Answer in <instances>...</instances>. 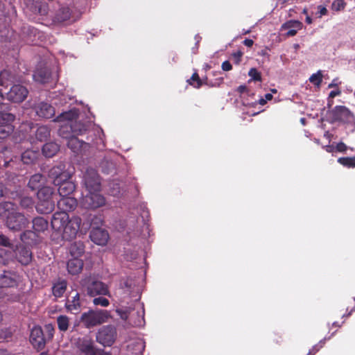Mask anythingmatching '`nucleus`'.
Wrapping results in <instances>:
<instances>
[{
  "mask_svg": "<svg viewBox=\"0 0 355 355\" xmlns=\"http://www.w3.org/2000/svg\"><path fill=\"white\" fill-rule=\"evenodd\" d=\"M0 218L5 221L6 227L12 231H20L29 223L28 219L24 214L19 212L17 205L11 202L0 203Z\"/></svg>",
  "mask_w": 355,
  "mask_h": 355,
  "instance_id": "obj_1",
  "label": "nucleus"
},
{
  "mask_svg": "<svg viewBox=\"0 0 355 355\" xmlns=\"http://www.w3.org/2000/svg\"><path fill=\"white\" fill-rule=\"evenodd\" d=\"M35 128V127L33 125V124L29 122L24 123L20 126V132H22L23 135L26 134V135H24V141H23V148H26V150L24 153H22V155H24L25 153H28L29 152L28 148L31 143L26 140L27 135L31 137L32 132H35L36 139L40 141L46 140L50 136V130L47 126H40L37 128L35 131L34 130Z\"/></svg>",
  "mask_w": 355,
  "mask_h": 355,
  "instance_id": "obj_2",
  "label": "nucleus"
},
{
  "mask_svg": "<svg viewBox=\"0 0 355 355\" xmlns=\"http://www.w3.org/2000/svg\"><path fill=\"white\" fill-rule=\"evenodd\" d=\"M110 317V315L107 310H89L87 312L82 313L80 321L85 327L91 329L106 322Z\"/></svg>",
  "mask_w": 355,
  "mask_h": 355,
  "instance_id": "obj_3",
  "label": "nucleus"
},
{
  "mask_svg": "<svg viewBox=\"0 0 355 355\" xmlns=\"http://www.w3.org/2000/svg\"><path fill=\"white\" fill-rule=\"evenodd\" d=\"M78 110L76 109L71 110L68 112H63L57 116L54 121L61 123L59 129V135L65 139H69L72 136L73 131L70 130L69 125L72 124L73 121L78 118Z\"/></svg>",
  "mask_w": 355,
  "mask_h": 355,
  "instance_id": "obj_4",
  "label": "nucleus"
},
{
  "mask_svg": "<svg viewBox=\"0 0 355 355\" xmlns=\"http://www.w3.org/2000/svg\"><path fill=\"white\" fill-rule=\"evenodd\" d=\"M83 286L85 287L87 294L90 297L96 295H110L109 288L107 284L101 281L88 278L85 279Z\"/></svg>",
  "mask_w": 355,
  "mask_h": 355,
  "instance_id": "obj_5",
  "label": "nucleus"
},
{
  "mask_svg": "<svg viewBox=\"0 0 355 355\" xmlns=\"http://www.w3.org/2000/svg\"><path fill=\"white\" fill-rule=\"evenodd\" d=\"M106 204L105 198L100 191H88V193L80 200L81 206L87 209H96Z\"/></svg>",
  "mask_w": 355,
  "mask_h": 355,
  "instance_id": "obj_6",
  "label": "nucleus"
},
{
  "mask_svg": "<svg viewBox=\"0 0 355 355\" xmlns=\"http://www.w3.org/2000/svg\"><path fill=\"white\" fill-rule=\"evenodd\" d=\"M330 121L334 122H342L345 123H354V114L345 106L337 105L329 112Z\"/></svg>",
  "mask_w": 355,
  "mask_h": 355,
  "instance_id": "obj_7",
  "label": "nucleus"
},
{
  "mask_svg": "<svg viewBox=\"0 0 355 355\" xmlns=\"http://www.w3.org/2000/svg\"><path fill=\"white\" fill-rule=\"evenodd\" d=\"M101 223L100 218L93 216L90 226H93V230L90 232L91 240L97 245H105L109 239V234L105 230L99 228L98 226Z\"/></svg>",
  "mask_w": 355,
  "mask_h": 355,
  "instance_id": "obj_8",
  "label": "nucleus"
},
{
  "mask_svg": "<svg viewBox=\"0 0 355 355\" xmlns=\"http://www.w3.org/2000/svg\"><path fill=\"white\" fill-rule=\"evenodd\" d=\"M83 182L87 191H101V179L96 169L87 168L83 175Z\"/></svg>",
  "mask_w": 355,
  "mask_h": 355,
  "instance_id": "obj_9",
  "label": "nucleus"
},
{
  "mask_svg": "<svg viewBox=\"0 0 355 355\" xmlns=\"http://www.w3.org/2000/svg\"><path fill=\"white\" fill-rule=\"evenodd\" d=\"M116 338V329L112 325L101 327L96 334V341L103 346H111Z\"/></svg>",
  "mask_w": 355,
  "mask_h": 355,
  "instance_id": "obj_10",
  "label": "nucleus"
},
{
  "mask_svg": "<svg viewBox=\"0 0 355 355\" xmlns=\"http://www.w3.org/2000/svg\"><path fill=\"white\" fill-rule=\"evenodd\" d=\"M81 221L82 220L79 216H73L69 218L61 232L62 239L69 241L75 239L80 230Z\"/></svg>",
  "mask_w": 355,
  "mask_h": 355,
  "instance_id": "obj_11",
  "label": "nucleus"
},
{
  "mask_svg": "<svg viewBox=\"0 0 355 355\" xmlns=\"http://www.w3.org/2000/svg\"><path fill=\"white\" fill-rule=\"evenodd\" d=\"M28 94V89L21 85H14L8 92L6 94V98L13 103L24 101Z\"/></svg>",
  "mask_w": 355,
  "mask_h": 355,
  "instance_id": "obj_12",
  "label": "nucleus"
},
{
  "mask_svg": "<svg viewBox=\"0 0 355 355\" xmlns=\"http://www.w3.org/2000/svg\"><path fill=\"white\" fill-rule=\"evenodd\" d=\"M49 176L53 180L54 184H60L61 181L71 178V174L65 169V165L60 164L52 167L49 172Z\"/></svg>",
  "mask_w": 355,
  "mask_h": 355,
  "instance_id": "obj_13",
  "label": "nucleus"
},
{
  "mask_svg": "<svg viewBox=\"0 0 355 355\" xmlns=\"http://www.w3.org/2000/svg\"><path fill=\"white\" fill-rule=\"evenodd\" d=\"M30 342L37 350H42L46 345V340L41 327L35 326L31 331Z\"/></svg>",
  "mask_w": 355,
  "mask_h": 355,
  "instance_id": "obj_14",
  "label": "nucleus"
},
{
  "mask_svg": "<svg viewBox=\"0 0 355 355\" xmlns=\"http://www.w3.org/2000/svg\"><path fill=\"white\" fill-rule=\"evenodd\" d=\"M69 219V216L65 211H57L54 213L51 221L52 229L61 234Z\"/></svg>",
  "mask_w": 355,
  "mask_h": 355,
  "instance_id": "obj_15",
  "label": "nucleus"
},
{
  "mask_svg": "<svg viewBox=\"0 0 355 355\" xmlns=\"http://www.w3.org/2000/svg\"><path fill=\"white\" fill-rule=\"evenodd\" d=\"M76 345L78 349L79 355H96L93 341L87 336L78 338L76 342Z\"/></svg>",
  "mask_w": 355,
  "mask_h": 355,
  "instance_id": "obj_16",
  "label": "nucleus"
},
{
  "mask_svg": "<svg viewBox=\"0 0 355 355\" xmlns=\"http://www.w3.org/2000/svg\"><path fill=\"white\" fill-rule=\"evenodd\" d=\"M19 275L14 270H4L0 277V288H10L17 285Z\"/></svg>",
  "mask_w": 355,
  "mask_h": 355,
  "instance_id": "obj_17",
  "label": "nucleus"
},
{
  "mask_svg": "<svg viewBox=\"0 0 355 355\" xmlns=\"http://www.w3.org/2000/svg\"><path fill=\"white\" fill-rule=\"evenodd\" d=\"M15 255L16 259L25 266L29 264L33 258L31 250L28 247L21 245L16 247Z\"/></svg>",
  "mask_w": 355,
  "mask_h": 355,
  "instance_id": "obj_18",
  "label": "nucleus"
},
{
  "mask_svg": "<svg viewBox=\"0 0 355 355\" xmlns=\"http://www.w3.org/2000/svg\"><path fill=\"white\" fill-rule=\"evenodd\" d=\"M33 110L36 115L41 118L50 119L55 114L54 107L45 102L36 103L33 107Z\"/></svg>",
  "mask_w": 355,
  "mask_h": 355,
  "instance_id": "obj_19",
  "label": "nucleus"
},
{
  "mask_svg": "<svg viewBox=\"0 0 355 355\" xmlns=\"http://www.w3.org/2000/svg\"><path fill=\"white\" fill-rule=\"evenodd\" d=\"M78 205L77 200L73 197H61L57 202L58 208L60 211H73Z\"/></svg>",
  "mask_w": 355,
  "mask_h": 355,
  "instance_id": "obj_20",
  "label": "nucleus"
},
{
  "mask_svg": "<svg viewBox=\"0 0 355 355\" xmlns=\"http://www.w3.org/2000/svg\"><path fill=\"white\" fill-rule=\"evenodd\" d=\"M67 146L72 152L77 154L85 153L89 147L87 143L79 140L74 136L68 139Z\"/></svg>",
  "mask_w": 355,
  "mask_h": 355,
  "instance_id": "obj_21",
  "label": "nucleus"
},
{
  "mask_svg": "<svg viewBox=\"0 0 355 355\" xmlns=\"http://www.w3.org/2000/svg\"><path fill=\"white\" fill-rule=\"evenodd\" d=\"M55 185L58 187V190L60 197L69 196L76 189V185L69 180L61 181L60 184Z\"/></svg>",
  "mask_w": 355,
  "mask_h": 355,
  "instance_id": "obj_22",
  "label": "nucleus"
},
{
  "mask_svg": "<svg viewBox=\"0 0 355 355\" xmlns=\"http://www.w3.org/2000/svg\"><path fill=\"white\" fill-rule=\"evenodd\" d=\"M79 17V15H75L69 8H61L57 14V19L60 22L69 21V23L76 21Z\"/></svg>",
  "mask_w": 355,
  "mask_h": 355,
  "instance_id": "obj_23",
  "label": "nucleus"
},
{
  "mask_svg": "<svg viewBox=\"0 0 355 355\" xmlns=\"http://www.w3.org/2000/svg\"><path fill=\"white\" fill-rule=\"evenodd\" d=\"M67 268L69 274L78 275L83 270V261L79 258H71L68 261Z\"/></svg>",
  "mask_w": 355,
  "mask_h": 355,
  "instance_id": "obj_24",
  "label": "nucleus"
},
{
  "mask_svg": "<svg viewBox=\"0 0 355 355\" xmlns=\"http://www.w3.org/2000/svg\"><path fill=\"white\" fill-rule=\"evenodd\" d=\"M65 307L67 310L71 313L76 314L79 313L81 309L80 294L76 293V295L72 297L71 300H67L65 303Z\"/></svg>",
  "mask_w": 355,
  "mask_h": 355,
  "instance_id": "obj_25",
  "label": "nucleus"
},
{
  "mask_svg": "<svg viewBox=\"0 0 355 355\" xmlns=\"http://www.w3.org/2000/svg\"><path fill=\"white\" fill-rule=\"evenodd\" d=\"M35 208L38 213L48 214L53 211L55 203L53 200H38Z\"/></svg>",
  "mask_w": 355,
  "mask_h": 355,
  "instance_id": "obj_26",
  "label": "nucleus"
},
{
  "mask_svg": "<svg viewBox=\"0 0 355 355\" xmlns=\"http://www.w3.org/2000/svg\"><path fill=\"white\" fill-rule=\"evenodd\" d=\"M67 282L65 279H58L52 286V293L55 298L62 297L67 291Z\"/></svg>",
  "mask_w": 355,
  "mask_h": 355,
  "instance_id": "obj_27",
  "label": "nucleus"
},
{
  "mask_svg": "<svg viewBox=\"0 0 355 355\" xmlns=\"http://www.w3.org/2000/svg\"><path fill=\"white\" fill-rule=\"evenodd\" d=\"M302 24L296 20H291L286 23H284L282 26V29H289L288 31L286 33L287 37H292L296 35L297 31L302 29Z\"/></svg>",
  "mask_w": 355,
  "mask_h": 355,
  "instance_id": "obj_28",
  "label": "nucleus"
},
{
  "mask_svg": "<svg viewBox=\"0 0 355 355\" xmlns=\"http://www.w3.org/2000/svg\"><path fill=\"white\" fill-rule=\"evenodd\" d=\"M33 228L37 234L44 232L49 227V221L44 217L37 216L33 219Z\"/></svg>",
  "mask_w": 355,
  "mask_h": 355,
  "instance_id": "obj_29",
  "label": "nucleus"
},
{
  "mask_svg": "<svg viewBox=\"0 0 355 355\" xmlns=\"http://www.w3.org/2000/svg\"><path fill=\"white\" fill-rule=\"evenodd\" d=\"M44 181L45 178L42 175L37 173L31 177L28 186L32 191H35L36 189L39 190L42 187L44 184Z\"/></svg>",
  "mask_w": 355,
  "mask_h": 355,
  "instance_id": "obj_30",
  "label": "nucleus"
},
{
  "mask_svg": "<svg viewBox=\"0 0 355 355\" xmlns=\"http://www.w3.org/2000/svg\"><path fill=\"white\" fill-rule=\"evenodd\" d=\"M51 72L46 67L37 69L33 74L34 80L40 83H46L49 82Z\"/></svg>",
  "mask_w": 355,
  "mask_h": 355,
  "instance_id": "obj_31",
  "label": "nucleus"
},
{
  "mask_svg": "<svg viewBox=\"0 0 355 355\" xmlns=\"http://www.w3.org/2000/svg\"><path fill=\"white\" fill-rule=\"evenodd\" d=\"M20 239L26 244L33 245L37 243L38 234L34 230H26L21 234Z\"/></svg>",
  "mask_w": 355,
  "mask_h": 355,
  "instance_id": "obj_32",
  "label": "nucleus"
},
{
  "mask_svg": "<svg viewBox=\"0 0 355 355\" xmlns=\"http://www.w3.org/2000/svg\"><path fill=\"white\" fill-rule=\"evenodd\" d=\"M85 252V245L80 241H76L71 244L69 247V253L72 258H79Z\"/></svg>",
  "mask_w": 355,
  "mask_h": 355,
  "instance_id": "obj_33",
  "label": "nucleus"
},
{
  "mask_svg": "<svg viewBox=\"0 0 355 355\" xmlns=\"http://www.w3.org/2000/svg\"><path fill=\"white\" fill-rule=\"evenodd\" d=\"M53 189L51 187H42L37 193L38 200H53Z\"/></svg>",
  "mask_w": 355,
  "mask_h": 355,
  "instance_id": "obj_34",
  "label": "nucleus"
},
{
  "mask_svg": "<svg viewBox=\"0 0 355 355\" xmlns=\"http://www.w3.org/2000/svg\"><path fill=\"white\" fill-rule=\"evenodd\" d=\"M59 152V146L54 142H50L42 146L43 155H55Z\"/></svg>",
  "mask_w": 355,
  "mask_h": 355,
  "instance_id": "obj_35",
  "label": "nucleus"
},
{
  "mask_svg": "<svg viewBox=\"0 0 355 355\" xmlns=\"http://www.w3.org/2000/svg\"><path fill=\"white\" fill-rule=\"evenodd\" d=\"M69 128L73 131V134L82 135L87 130V125L77 121V118L73 121L72 124H70Z\"/></svg>",
  "mask_w": 355,
  "mask_h": 355,
  "instance_id": "obj_36",
  "label": "nucleus"
},
{
  "mask_svg": "<svg viewBox=\"0 0 355 355\" xmlns=\"http://www.w3.org/2000/svg\"><path fill=\"white\" fill-rule=\"evenodd\" d=\"M14 80L13 75L8 70H3L0 73V86L8 87Z\"/></svg>",
  "mask_w": 355,
  "mask_h": 355,
  "instance_id": "obj_37",
  "label": "nucleus"
},
{
  "mask_svg": "<svg viewBox=\"0 0 355 355\" xmlns=\"http://www.w3.org/2000/svg\"><path fill=\"white\" fill-rule=\"evenodd\" d=\"M57 324L58 329L62 332H65L69 326V319L67 315H59L57 318Z\"/></svg>",
  "mask_w": 355,
  "mask_h": 355,
  "instance_id": "obj_38",
  "label": "nucleus"
},
{
  "mask_svg": "<svg viewBox=\"0 0 355 355\" xmlns=\"http://www.w3.org/2000/svg\"><path fill=\"white\" fill-rule=\"evenodd\" d=\"M338 162L347 168H355V157H340Z\"/></svg>",
  "mask_w": 355,
  "mask_h": 355,
  "instance_id": "obj_39",
  "label": "nucleus"
},
{
  "mask_svg": "<svg viewBox=\"0 0 355 355\" xmlns=\"http://www.w3.org/2000/svg\"><path fill=\"white\" fill-rule=\"evenodd\" d=\"M13 131V127L10 124L0 125V140L7 138Z\"/></svg>",
  "mask_w": 355,
  "mask_h": 355,
  "instance_id": "obj_40",
  "label": "nucleus"
},
{
  "mask_svg": "<svg viewBox=\"0 0 355 355\" xmlns=\"http://www.w3.org/2000/svg\"><path fill=\"white\" fill-rule=\"evenodd\" d=\"M13 114L7 112H0V125L10 124V122L14 121Z\"/></svg>",
  "mask_w": 355,
  "mask_h": 355,
  "instance_id": "obj_41",
  "label": "nucleus"
},
{
  "mask_svg": "<svg viewBox=\"0 0 355 355\" xmlns=\"http://www.w3.org/2000/svg\"><path fill=\"white\" fill-rule=\"evenodd\" d=\"M347 146L343 143H339L336 146H331L328 147L329 153H345L347 150Z\"/></svg>",
  "mask_w": 355,
  "mask_h": 355,
  "instance_id": "obj_42",
  "label": "nucleus"
},
{
  "mask_svg": "<svg viewBox=\"0 0 355 355\" xmlns=\"http://www.w3.org/2000/svg\"><path fill=\"white\" fill-rule=\"evenodd\" d=\"M10 260V252L3 248H0V264L6 265Z\"/></svg>",
  "mask_w": 355,
  "mask_h": 355,
  "instance_id": "obj_43",
  "label": "nucleus"
},
{
  "mask_svg": "<svg viewBox=\"0 0 355 355\" xmlns=\"http://www.w3.org/2000/svg\"><path fill=\"white\" fill-rule=\"evenodd\" d=\"M19 204L22 208L28 209L33 206L34 202L31 197H23L21 198Z\"/></svg>",
  "mask_w": 355,
  "mask_h": 355,
  "instance_id": "obj_44",
  "label": "nucleus"
},
{
  "mask_svg": "<svg viewBox=\"0 0 355 355\" xmlns=\"http://www.w3.org/2000/svg\"><path fill=\"white\" fill-rule=\"evenodd\" d=\"M346 3L344 0H334L331 4L332 10L335 11H341L345 9Z\"/></svg>",
  "mask_w": 355,
  "mask_h": 355,
  "instance_id": "obj_45",
  "label": "nucleus"
},
{
  "mask_svg": "<svg viewBox=\"0 0 355 355\" xmlns=\"http://www.w3.org/2000/svg\"><path fill=\"white\" fill-rule=\"evenodd\" d=\"M248 76L250 77V80L261 81V73L255 68H251L248 72Z\"/></svg>",
  "mask_w": 355,
  "mask_h": 355,
  "instance_id": "obj_46",
  "label": "nucleus"
},
{
  "mask_svg": "<svg viewBox=\"0 0 355 355\" xmlns=\"http://www.w3.org/2000/svg\"><path fill=\"white\" fill-rule=\"evenodd\" d=\"M322 75L320 71H318L317 73H313L309 78V80L313 84L319 86L322 82Z\"/></svg>",
  "mask_w": 355,
  "mask_h": 355,
  "instance_id": "obj_47",
  "label": "nucleus"
},
{
  "mask_svg": "<svg viewBox=\"0 0 355 355\" xmlns=\"http://www.w3.org/2000/svg\"><path fill=\"white\" fill-rule=\"evenodd\" d=\"M110 193L112 196H116L120 193L119 184L115 182H110L109 184Z\"/></svg>",
  "mask_w": 355,
  "mask_h": 355,
  "instance_id": "obj_48",
  "label": "nucleus"
},
{
  "mask_svg": "<svg viewBox=\"0 0 355 355\" xmlns=\"http://www.w3.org/2000/svg\"><path fill=\"white\" fill-rule=\"evenodd\" d=\"M188 82L190 85H193L196 88H199L202 85V82L198 73L196 72L192 75L191 79L189 80Z\"/></svg>",
  "mask_w": 355,
  "mask_h": 355,
  "instance_id": "obj_49",
  "label": "nucleus"
},
{
  "mask_svg": "<svg viewBox=\"0 0 355 355\" xmlns=\"http://www.w3.org/2000/svg\"><path fill=\"white\" fill-rule=\"evenodd\" d=\"M325 343V340H321L318 343L313 346V347L309 350V353L306 355H315L318 352L320 351L324 347Z\"/></svg>",
  "mask_w": 355,
  "mask_h": 355,
  "instance_id": "obj_50",
  "label": "nucleus"
},
{
  "mask_svg": "<svg viewBox=\"0 0 355 355\" xmlns=\"http://www.w3.org/2000/svg\"><path fill=\"white\" fill-rule=\"evenodd\" d=\"M93 303L94 305H100L103 307H107L110 304V302L107 299L103 297H96L93 300Z\"/></svg>",
  "mask_w": 355,
  "mask_h": 355,
  "instance_id": "obj_51",
  "label": "nucleus"
},
{
  "mask_svg": "<svg viewBox=\"0 0 355 355\" xmlns=\"http://www.w3.org/2000/svg\"><path fill=\"white\" fill-rule=\"evenodd\" d=\"M341 94V91L338 89L336 90L331 91L329 95L328 98V105L331 107L333 104V98L336 96H339Z\"/></svg>",
  "mask_w": 355,
  "mask_h": 355,
  "instance_id": "obj_52",
  "label": "nucleus"
},
{
  "mask_svg": "<svg viewBox=\"0 0 355 355\" xmlns=\"http://www.w3.org/2000/svg\"><path fill=\"white\" fill-rule=\"evenodd\" d=\"M0 245L9 247L11 245L10 239L3 234L0 233Z\"/></svg>",
  "mask_w": 355,
  "mask_h": 355,
  "instance_id": "obj_53",
  "label": "nucleus"
},
{
  "mask_svg": "<svg viewBox=\"0 0 355 355\" xmlns=\"http://www.w3.org/2000/svg\"><path fill=\"white\" fill-rule=\"evenodd\" d=\"M45 329L48 333V337L49 339H52L54 335L55 329L51 324L45 325Z\"/></svg>",
  "mask_w": 355,
  "mask_h": 355,
  "instance_id": "obj_54",
  "label": "nucleus"
},
{
  "mask_svg": "<svg viewBox=\"0 0 355 355\" xmlns=\"http://www.w3.org/2000/svg\"><path fill=\"white\" fill-rule=\"evenodd\" d=\"M328 10L326 8V7L323 6H318V12L317 15L318 17L321 18L322 16L327 15Z\"/></svg>",
  "mask_w": 355,
  "mask_h": 355,
  "instance_id": "obj_55",
  "label": "nucleus"
},
{
  "mask_svg": "<svg viewBox=\"0 0 355 355\" xmlns=\"http://www.w3.org/2000/svg\"><path fill=\"white\" fill-rule=\"evenodd\" d=\"M221 67L223 71H228L232 69V66L229 61H225L222 63Z\"/></svg>",
  "mask_w": 355,
  "mask_h": 355,
  "instance_id": "obj_56",
  "label": "nucleus"
},
{
  "mask_svg": "<svg viewBox=\"0 0 355 355\" xmlns=\"http://www.w3.org/2000/svg\"><path fill=\"white\" fill-rule=\"evenodd\" d=\"M232 56L236 59V63H239L241 60V58L242 56V53L241 51H237L232 54Z\"/></svg>",
  "mask_w": 355,
  "mask_h": 355,
  "instance_id": "obj_57",
  "label": "nucleus"
},
{
  "mask_svg": "<svg viewBox=\"0 0 355 355\" xmlns=\"http://www.w3.org/2000/svg\"><path fill=\"white\" fill-rule=\"evenodd\" d=\"M6 188L2 183H0V198L3 197L6 193Z\"/></svg>",
  "mask_w": 355,
  "mask_h": 355,
  "instance_id": "obj_58",
  "label": "nucleus"
},
{
  "mask_svg": "<svg viewBox=\"0 0 355 355\" xmlns=\"http://www.w3.org/2000/svg\"><path fill=\"white\" fill-rule=\"evenodd\" d=\"M243 44L248 46V47H250L252 46L253 44V41L252 40H250V39H245L244 41H243Z\"/></svg>",
  "mask_w": 355,
  "mask_h": 355,
  "instance_id": "obj_59",
  "label": "nucleus"
},
{
  "mask_svg": "<svg viewBox=\"0 0 355 355\" xmlns=\"http://www.w3.org/2000/svg\"><path fill=\"white\" fill-rule=\"evenodd\" d=\"M237 91L240 93H243L245 92V91H247V87L245 85H240L238 89H237Z\"/></svg>",
  "mask_w": 355,
  "mask_h": 355,
  "instance_id": "obj_60",
  "label": "nucleus"
},
{
  "mask_svg": "<svg viewBox=\"0 0 355 355\" xmlns=\"http://www.w3.org/2000/svg\"><path fill=\"white\" fill-rule=\"evenodd\" d=\"M266 102H267V101L263 98H261L259 100V103L261 105H264L266 103Z\"/></svg>",
  "mask_w": 355,
  "mask_h": 355,
  "instance_id": "obj_61",
  "label": "nucleus"
},
{
  "mask_svg": "<svg viewBox=\"0 0 355 355\" xmlns=\"http://www.w3.org/2000/svg\"><path fill=\"white\" fill-rule=\"evenodd\" d=\"M267 101H270L272 98V95L271 94H266L264 98Z\"/></svg>",
  "mask_w": 355,
  "mask_h": 355,
  "instance_id": "obj_62",
  "label": "nucleus"
},
{
  "mask_svg": "<svg viewBox=\"0 0 355 355\" xmlns=\"http://www.w3.org/2000/svg\"><path fill=\"white\" fill-rule=\"evenodd\" d=\"M0 355H11V354L10 353H8V351H6V350L1 349Z\"/></svg>",
  "mask_w": 355,
  "mask_h": 355,
  "instance_id": "obj_63",
  "label": "nucleus"
},
{
  "mask_svg": "<svg viewBox=\"0 0 355 355\" xmlns=\"http://www.w3.org/2000/svg\"><path fill=\"white\" fill-rule=\"evenodd\" d=\"M277 338L276 339L274 340V341H275L276 343H279L282 341V336H278L277 335Z\"/></svg>",
  "mask_w": 355,
  "mask_h": 355,
  "instance_id": "obj_64",
  "label": "nucleus"
}]
</instances>
